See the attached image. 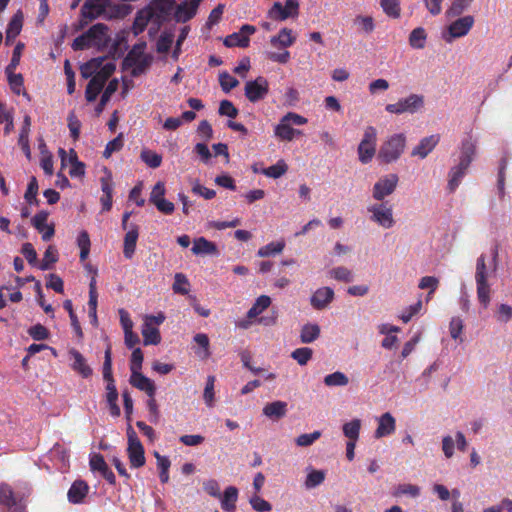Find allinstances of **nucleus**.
Returning <instances> with one entry per match:
<instances>
[{"label":"nucleus","instance_id":"nucleus-1","mask_svg":"<svg viewBox=\"0 0 512 512\" xmlns=\"http://www.w3.org/2000/svg\"><path fill=\"white\" fill-rule=\"evenodd\" d=\"M146 46L145 41L134 44L123 59L122 67L125 70L131 68L132 77H138L144 74L152 64L153 57L145 53Z\"/></svg>","mask_w":512,"mask_h":512},{"label":"nucleus","instance_id":"nucleus-2","mask_svg":"<svg viewBox=\"0 0 512 512\" xmlns=\"http://www.w3.org/2000/svg\"><path fill=\"white\" fill-rule=\"evenodd\" d=\"M406 146V137L403 133L391 135L380 147L378 159L386 164L397 161Z\"/></svg>","mask_w":512,"mask_h":512},{"label":"nucleus","instance_id":"nucleus-3","mask_svg":"<svg viewBox=\"0 0 512 512\" xmlns=\"http://www.w3.org/2000/svg\"><path fill=\"white\" fill-rule=\"evenodd\" d=\"M126 432L128 440L127 456L130 466L135 469L140 468L146 463L144 447L130 423H128Z\"/></svg>","mask_w":512,"mask_h":512},{"label":"nucleus","instance_id":"nucleus-4","mask_svg":"<svg viewBox=\"0 0 512 512\" xmlns=\"http://www.w3.org/2000/svg\"><path fill=\"white\" fill-rule=\"evenodd\" d=\"M377 131L373 126L366 127L363 138L358 146L359 160L363 164L369 163L376 152Z\"/></svg>","mask_w":512,"mask_h":512},{"label":"nucleus","instance_id":"nucleus-5","mask_svg":"<svg viewBox=\"0 0 512 512\" xmlns=\"http://www.w3.org/2000/svg\"><path fill=\"white\" fill-rule=\"evenodd\" d=\"M424 106V98L418 94H411L400 99L397 103L387 104L385 110L393 114L415 113Z\"/></svg>","mask_w":512,"mask_h":512},{"label":"nucleus","instance_id":"nucleus-6","mask_svg":"<svg viewBox=\"0 0 512 512\" xmlns=\"http://www.w3.org/2000/svg\"><path fill=\"white\" fill-rule=\"evenodd\" d=\"M475 19L472 15H466L453 21L447 27V33L443 34V38L447 43H451L456 38L466 36L474 25Z\"/></svg>","mask_w":512,"mask_h":512},{"label":"nucleus","instance_id":"nucleus-7","mask_svg":"<svg viewBox=\"0 0 512 512\" xmlns=\"http://www.w3.org/2000/svg\"><path fill=\"white\" fill-rule=\"evenodd\" d=\"M368 211L371 213V220L379 226L385 229L394 226L393 209L391 205H388V202L371 205L368 207Z\"/></svg>","mask_w":512,"mask_h":512},{"label":"nucleus","instance_id":"nucleus-8","mask_svg":"<svg viewBox=\"0 0 512 512\" xmlns=\"http://www.w3.org/2000/svg\"><path fill=\"white\" fill-rule=\"evenodd\" d=\"M110 4V0H86L80 10V27H84L88 22L100 17Z\"/></svg>","mask_w":512,"mask_h":512},{"label":"nucleus","instance_id":"nucleus-9","mask_svg":"<svg viewBox=\"0 0 512 512\" xmlns=\"http://www.w3.org/2000/svg\"><path fill=\"white\" fill-rule=\"evenodd\" d=\"M244 91L246 98L252 103L263 100L269 92L268 80L259 76L255 80L248 81L245 84Z\"/></svg>","mask_w":512,"mask_h":512},{"label":"nucleus","instance_id":"nucleus-10","mask_svg":"<svg viewBox=\"0 0 512 512\" xmlns=\"http://www.w3.org/2000/svg\"><path fill=\"white\" fill-rule=\"evenodd\" d=\"M0 506L6 507L9 512H26V506L17 496L11 487L6 482L0 483Z\"/></svg>","mask_w":512,"mask_h":512},{"label":"nucleus","instance_id":"nucleus-11","mask_svg":"<svg viewBox=\"0 0 512 512\" xmlns=\"http://www.w3.org/2000/svg\"><path fill=\"white\" fill-rule=\"evenodd\" d=\"M398 181V176L393 173L381 177L373 186V198L382 201L385 197L391 195L395 191Z\"/></svg>","mask_w":512,"mask_h":512},{"label":"nucleus","instance_id":"nucleus-12","mask_svg":"<svg viewBox=\"0 0 512 512\" xmlns=\"http://www.w3.org/2000/svg\"><path fill=\"white\" fill-rule=\"evenodd\" d=\"M256 32V27L250 24H244L239 32H234L225 37L223 43L226 47H241L246 48L249 46V36Z\"/></svg>","mask_w":512,"mask_h":512},{"label":"nucleus","instance_id":"nucleus-13","mask_svg":"<svg viewBox=\"0 0 512 512\" xmlns=\"http://www.w3.org/2000/svg\"><path fill=\"white\" fill-rule=\"evenodd\" d=\"M108 26L103 23H97L86 31V36L93 47L103 49L108 46L111 38L108 35Z\"/></svg>","mask_w":512,"mask_h":512},{"label":"nucleus","instance_id":"nucleus-14","mask_svg":"<svg viewBox=\"0 0 512 512\" xmlns=\"http://www.w3.org/2000/svg\"><path fill=\"white\" fill-rule=\"evenodd\" d=\"M271 305V298L267 295L259 296L254 302L253 306L247 312L248 320L238 322V327L247 329L251 324V319L257 318L263 311Z\"/></svg>","mask_w":512,"mask_h":512},{"label":"nucleus","instance_id":"nucleus-15","mask_svg":"<svg viewBox=\"0 0 512 512\" xmlns=\"http://www.w3.org/2000/svg\"><path fill=\"white\" fill-rule=\"evenodd\" d=\"M69 357L72 360L71 369L83 378H89L93 374L92 368L87 364L85 357L75 348L69 350Z\"/></svg>","mask_w":512,"mask_h":512},{"label":"nucleus","instance_id":"nucleus-16","mask_svg":"<svg viewBox=\"0 0 512 512\" xmlns=\"http://www.w3.org/2000/svg\"><path fill=\"white\" fill-rule=\"evenodd\" d=\"M90 468L92 471H98L101 476L111 485L116 484V477L112 470L108 467L101 454H93L90 457Z\"/></svg>","mask_w":512,"mask_h":512},{"label":"nucleus","instance_id":"nucleus-17","mask_svg":"<svg viewBox=\"0 0 512 512\" xmlns=\"http://www.w3.org/2000/svg\"><path fill=\"white\" fill-rule=\"evenodd\" d=\"M439 141V134H434L422 138L419 144L412 149L411 156H417L421 159L426 158L434 150Z\"/></svg>","mask_w":512,"mask_h":512},{"label":"nucleus","instance_id":"nucleus-18","mask_svg":"<svg viewBox=\"0 0 512 512\" xmlns=\"http://www.w3.org/2000/svg\"><path fill=\"white\" fill-rule=\"evenodd\" d=\"M130 384L140 391H144L148 396L155 395L156 393L154 382L140 371L131 372Z\"/></svg>","mask_w":512,"mask_h":512},{"label":"nucleus","instance_id":"nucleus-19","mask_svg":"<svg viewBox=\"0 0 512 512\" xmlns=\"http://www.w3.org/2000/svg\"><path fill=\"white\" fill-rule=\"evenodd\" d=\"M477 154V141L472 136L461 141L459 162L470 166Z\"/></svg>","mask_w":512,"mask_h":512},{"label":"nucleus","instance_id":"nucleus-20","mask_svg":"<svg viewBox=\"0 0 512 512\" xmlns=\"http://www.w3.org/2000/svg\"><path fill=\"white\" fill-rule=\"evenodd\" d=\"M334 299V291L330 287L317 289L311 297V305L317 310L324 309Z\"/></svg>","mask_w":512,"mask_h":512},{"label":"nucleus","instance_id":"nucleus-21","mask_svg":"<svg viewBox=\"0 0 512 512\" xmlns=\"http://www.w3.org/2000/svg\"><path fill=\"white\" fill-rule=\"evenodd\" d=\"M396 421L391 413L386 412L378 418V427L375 431V438L379 439L395 432Z\"/></svg>","mask_w":512,"mask_h":512},{"label":"nucleus","instance_id":"nucleus-22","mask_svg":"<svg viewBox=\"0 0 512 512\" xmlns=\"http://www.w3.org/2000/svg\"><path fill=\"white\" fill-rule=\"evenodd\" d=\"M139 237V228L136 224H131L130 229L124 237L123 254L126 259H132L136 250V244Z\"/></svg>","mask_w":512,"mask_h":512},{"label":"nucleus","instance_id":"nucleus-23","mask_svg":"<svg viewBox=\"0 0 512 512\" xmlns=\"http://www.w3.org/2000/svg\"><path fill=\"white\" fill-rule=\"evenodd\" d=\"M89 491L88 484L83 480H76L68 490L67 498L72 504L82 503Z\"/></svg>","mask_w":512,"mask_h":512},{"label":"nucleus","instance_id":"nucleus-24","mask_svg":"<svg viewBox=\"0 0 512 512\" xmlns=\"http://www.w3.org/2000/svg\"><path fill=\"white\" fill-rule=\"evenodd\" d=\"M469 166L458 162L457 165L453 166L448 173V184L447 188L450 193H453L460 185L463 177L467 173Z\"/></svg>","mask_w":512,"mask_h":512},{"label":"nucleus","instance_id":"nucleus-25","mask_svg":"<svg viewBox=\"0 0 512 512\" xmlns=\"http://www.w3.org/2000/svg\"><path fill=\"white\" fill-rule=\"evenodd\" d=\"M286 413L287 403L280 400L268 403L263 408V414L272 420H279L284 417Z\"/></svg>","mask_w":512,"mask_h":512},{"label":"nucleus","instance_id":"nucleus-26","mask_svg":"<svg viewBox=\"0 0 512 512\" xmlns=\"http://www.w3.org/2000/svg\"><path fill=\"white\" fill-rule=\"evenodd\" d=\"M191 251L195 255H214L218 253L216 244L208 241L204 237H199L194 240Z\"/></svg>","mask_w":512,"mask_h":512},{"label":"nucleus","instance_id":"nucleus-27","mask_svg":"<svg viewBox=\"0 0 512 512\" xmlns=\"http://www.w3.org/2000/svg\"><path fill=\"white\" fill-rule=\"evenodd\" d=\"M142 336L144 345H157L161 342L160 331L153 323L145 322L142 326Z\"/></svg>","mask_w":512,"mask_h":512},{"label":"nucleus","instance_id":"nucleus-28","mask_svg":"<svg viewBox=\"0 0 512 512\" xmlns=\"http://www.w3.org/2000/svg\"><path fill=\"white\" fill-rule=\"evenodd\" d=\"M220 498L222 509L226 512H234L238 499V489L234 486H229L225 489L223 496Z\"/></svg>","mask_w":512,"mask_h":512},{"label":"nucleus","instance_id":"nucleus-29","mask_svg":"<svg viewBox=\"0 0 512 512\" xmlns=\"http://www.w3.org/2000/svg\"><path fill=\"white\" fill-rule=\"evenodd\" d=\"M296 38L292 35V30L288 28H283L280 30L278 35L272 36L270 39V43L274 47H282L287 48L294 44Z\"/></svg>","mask_w":512,"mask_h":512},{"label":"nucleus","instance_id":"nucleus-30","mask_svg":"<svg viewBox=\"0 0 512 512\" xmlns=\"http://www.w3.org/2000/svg\"><path fill=\"white\" fill-rule=\"evenodd\" d=\"M274 135L281 141H292L295 138L294 128L283 118L275 126Z\"/></svg>","mask_w":512,"mask_h":512},{"label":"nucleus","instance_id":"nucleus-31","mask_svg":"<svg viewBox=\"0 0 512 512\" xmlns=\"http://www.w3.org/2000/svg\"><path fill=\"white\" fill-rule=\"evenodd\" d=\"M320 336L318 324H305L300 331V341L304 344L312 343Z\"/></svg>","mask_w":512,"mask_h":512},{"label":"nucleus","instance_id":"nucleus-32","mask_svg":"<svg viewBox=\"0 0 512 512\" xmlns=\"http://www.w3.org/2000/svg\"><path fill=\"white\" fill-rule=\"evenodd\" d=\"M7 73L11 90L17 95L22 94L28 101H30V95L24 89V79L22 74H12L10 72Z\"/></svg>","mask_w":512,"mask_h":512},{"label":"nucleus","instance_id":"nucleus-33","mask_svg":"<svg viewBox=\"0 0 512 512\" xmlns=\"http://www.w3.org/2000/svg\"><path fill=\"white\" fill-rule=\"evenodd\" d=\"M30 126H31V118L29 115H25L23 120V125L19 134V145L21 146L22 150L29 155L30 154V147H29V132H30Z\"/></svg>","mask_w":512,"mask_h":512},{"label":"nucleus","instance_id":"nucleus-34","mask_svg":"<svg viewBox=\"0 0 512 512\" xmlns=\"http://www.w3.org/2000/svg\"><path fill=\"white\" fill-rule=\"evenodd\" d=\"M427 34L424 28L417 27L409 35V44L412 48L423 49L425 47Z\"/></svg>","mask_w":512,"mask_h":512},{"label":"nucleus","instance_id":"nucleus-35","mask_svg":"<svg viewBox=\"0 0 512 512\" xmlns=\"http://www.w3.org/2000/svg\"><path fill=\"white\" fill-rule=\"evenodd\" d=\"M104 61V58L102 57H99V58H93L89 61H87L86 63H84L81 67H80V72H81V75L83 78L85 79H88V78H92L97 70L100 68V66L102 65Z\"/></svg>","mask_w":512,"mask_h":512},{"label":"nucleus","instance_id":"nucleus-36","mask_svg":"<svg viewBox=\"0 0 512 512\" xmlns=\"http://www.w3.org/2000/svg\"><path fill=\"white\" fill-rule=\"evenodd\" d=\"M194 342L199 346L195 353L201 359H207L210 356L208 336L204 333H198L194 336Z\"/></svg>","mask_w":512,"mask_h":512},{"label":"nucleus","instance_id":"nucleus-37","mask_svg":"<svg viewBox=\"0 0 512 512\" xmlns=\"http://www.w3.org/2000/svg\"><path fill=\"white\" fill-rule=\"evenodd\" d=\"M118 85H119V83H118L117 79H112L109 81L107 87L105 88V90L100 98V102L96 107V111L98 113L102 112L106 103L110 100L111 96L117 91Z\"/></svg>","mask_w":512,"mask_h":512},{"label":"nucleus","instance_id":"nucleus-38","mask_svg":"<svg viewBox=\"0 0 512 512\" xmlns=\"http://www.w3.org/2000/svg\"><path fill=\"white\" fill-rule=\"evenodd\" d=\"M477 286V298L480 302V304L487 308L490 303V286L487 282V280L484 281H476Z\"/></svg>","mask_w":512,"mask_h":512},{"label":"nucleus","instance_id":"nucleus-39","mask_svg":"<svg viewBox=\"0 0 512 512\" xmlns=\"http://www.w3.org/2000/svg\"><path fill=\"white\" fill-rule=\"evenodd\" d=\"M361 429L360 419H353L343 425L344 435L351 441H357Z\"/></svg>","mask_w":512,"mask_h":512},{"label":"nucleus","instance_id":"nucleus-40","mask_svg":"<svg viewBox=\"0 0 512 512\" xmlns=\"http://www.w3.org/2000/svg\"><path fill=\"white\" fill-rule=\"evenodd\" d=\"M58 261V252L53 246H49L43 256L38 268L45 271L51 269L52 265Z\"/></svg>","mask_w":512,"mask_h":512},{"label":"nucleus","instance_id":"nucleus-41","mask_svg":"<svg viewBox=\"0 0 512 512\" xmlns=\"http://www.w3.org/2000/svg\"><path fill=\"white\" fill-rule=\"evenodd\" d=\"M22 28V14L21 12L16 13L12 19L10 20L7 30H6V38L7 40L10 38H15L20 34Z\"/></svg>","mask_w":512,"mask_h":512},{"label":"nucleus","instance_id":"nucleus-42","mask_svg":"<svg viewBox=\"0 0 512 512\" xmlns=\"http://www.w3.org/2000/svg\"><path fill=\"white\" fill-rule=\"evenodd\" d=\"M284 247H285L284 241L271 242V243H268L267 245L261 247L258 250L257 255L260 257H269L271 255L281 253L283 251Z\"/></svg>","mask_w":512,"mask_h":512},{"label":"nucleus","instance_id":"nucleus-43","mask_svg":"<svg viewBox=\"0 0 512 512\" xmlns=\"http://www.w3.org/2000/svg\"><path fill=\"white\" fill-rule=\"evenodd\" d=\"M38 181L36 177L32 176L27 186V190L24 194V199L29 205H38Z\"/></svg>","mask_w":512,"mask_h":512},{"label":"nucleus","instance_id":"nucleus-44","mask_svg":"<svg viewBox=\"0 0 512 512\" xmlns=\"http://www.w3.org/2000/svg\"><path fill=\"white\" fill-rule=\"evenodd\" d=\"M70 164L71 168L69 170V175L71 177H81L85 174V165L83 162L78 160V156L76 152L71 149L70 150Z\"/></svg>","mask_w":512,"mask_h":512},{"label":"nucleus","instance_id":"nucleus-45","mask_svg":"<svg viewBox=\"0 0 512 512\" xmlns=\"http://www.w3.org/2000/svg\"><path fill=\"white\" fill-rule=\"evenodd\" d=\"M287 170V164L283 160H279L276 164L263 169L262 173L267 177L277 179L284 175Z\"/></svg>","mask_w":512,"mask_h":512},{"label":"nucleus","instance_id":"nucleus-46","mask_svg":"<svg viewBox=\"0 0 512 512\" xmlns=\"http://www.w3.org/2000/svg\"><path fill=\"white\" fill-rule=\"evenodd\" d=\"M115 69L116 65L113 62L105 63L104 65L100 66V68L97 70L96 74L92 78L98 80V82L105 85L106 81L114 73Z\"/></svg>","mask_w":512,"mask_h":512},{"label":"nucleus","instance_id":"nucleus-47","mask_svg":"<svg viewBox=\"0 0 512 512\" xmlns=\"http://www.w3.org/2000/svg\"><path fill=\"white\" fill-rule=\"evenodd\" d=\"M349 382L348 377L340 371L328 374L324 377V384L329 387L345 386Z\"/></svg>","mask_w":512,"mask_h":512},{"label":"nucleus","instance_id":"nucleus-48","mask_svg":"<svg viewBox=\"0 0 512 512\" xmlns=\"http://www.w3.org/2000/svg\"><path fill=\"white\" fill-rule=\"evenodd\" d=\"M473 0H453L446 11L447 17L460 16L472 3Z\"/></svg>","mask_w":512,"mask_h":512},{"label":"nucleus","instance_id":"nucleus-49","mask_svg":"<svg viewBox=\"0 0 512 512\" xmlns=\"http://www.w3.org/2000/svg\"><path fill=\"white\" fill-rule=\"evenodd\" d=\"M268 17L273 20L283 21L291 17V11H287L280 2H275L268 11Z\"/></svg>","mask_w":512,"mask_h":512},{"label":"nucleus","instance_id":"nucleus-50","mask_svg":"<svg viewBox=\"0 0 512 512\" xmlns=\"http://www.w3.org/2000/svg\"><path fill=\"white\" fill-rule=\"evenodd\" d=\"M103 87L104 85L102 83L98 82L96 79L91 78L85 90L86 100L88 102L95 101Z\"/></svg>","mask_w":512,"mask_h":512},{"label":"nucleus","instance_id":"nucleus-51","mask_svg":"<svg viewBox=\"0 0 512 512\" xmlns=\"http://www.w3.org/2000/svg\"><path fill=\"white\" fill-rule=\"evenodd\" d=\"M380 5L389 17L395 19L400 17L399 0H380Z\"/></svg>","mask_w":512,"mask_h":512},{"label":"nucleus","instance_id":"nucleus-52","mask_svg":"<svg viewBox=\"0 0 512 512\" xmlns=\"http://www.w3.org/2000/svg\"><path fill=\"white\" fill-rule=\"evenodd\" d=\"M329 273L335 280L345 283H350L354 279L352 271L344 266L335 267Z\"/></svg>","mask_w":512,"mask_h":512},{"label":"nucleus","instance_id":"nucleus-53","mask_svg":"<svg viewBox=\"0 0 512 512\" xmlns=\"http://www.w3.org/2000/svg\"><path fill=\"white\" fill-rule=\"evenodd\" d=\"M200 2H201V0H190V2L188 4L187 3L181 4L177 8V13L180 15L182 13H184L183 20L184 21L189 20L192 17H194V15L196 14V10H197Z\"/></svg>","mask_w":512,"mask_h":512},{"label":"nucleus","instance_id":"nucleus-54","mask_svg":"<svg viewBox=\"0 0 512 512\" xmlns=\"http://www.w3.org/2000/svg\"><path fill=\"white\" fill-rule=\"evenodd\" d=\"M103 378L106 382L115 381L112 374V350L108 345L104 353Z\"/></svg>","mask_w":512,"mask_h":512},{"label":"nucleus","instance_id":"nucleus-55","mask_svg":"<svg viewBox=\"0 0 512 512\" xmlns=\"http://www.w3.org/2000/svg\"><path fill=\"white\" fill-rule=\"evenodd\" d=\"M140 157L150 168H158L162 163V156L151 150H143Z\"/></svg>","mask_w":512,"mask_h":512},{"label":"nucleus","instance_id":"nucleus-56","mask_svg":"<svg viewBox=\"0 0 512 512\" xmlns=\"http://www.w3.org/2000/svg\"><path fill=\"white\" fill-rule=\"evenodd\" d=\"M325 480V473L322 470H312L308 473L305 480V487L307 489H312L320 484H322Z\"/></svg>","mask_w":512,"mask_h":512},{"label":"nucleus","instance_id":"nucleus-57","mask_svg":"<svg viewBox=\"0 0 512 512\" xmlns=\"http://www.w3.org/2000/svg\"><path fill=\"white\" fill-rule=\"evenodd\" d=\"M312 355L313 351L309 347L297 348L291 353V357L301 366L306 365L312 358Z\"/></svg>","mask_w":512,"mask_h":512},{"label":"nucleus","instance_id":"nucleus-58","mask_svg":"<svg viewBox=\"0 0 512 512\" xmlns=\"http://www.w3.org/2000/svg\"><path fill=\"white\" fill-rule=\"evenodd\" d=\"M354 24L358 26L359 31L366 34L371 33L375 28L374 20L371 16L358 15L354 19Z\"/></svg>","mask_w":512,"mask_h":512},{"label":"nucleus","instance_id":"nucleus-59","mask_svg":"<svg viewBox=\"0 0 512 512\" xmlns=\"http://www.w3.org/2000/svg\"><path fill=\"white\" fill-rule=\"evenodd\" d=\"M219 83L225 93L230 92L239 85V81L226 71L219 74Z\"/></svg>","mask_w":512,"mask_h":512},{"label":"nucleus","instance_id":"nucleus-60","mask_svg":"<svg viewBox=\"0 0 512 512\" xmlns=\"http://www.w3.org/2000/svg\"><path fill=\"white\" fill-rule=\"evenodd\" d=\"M174 35L172 33L163 32L157 40L156 50L158 53H167L173 43Z\"/></svg>","mask_w":512,"mask_h":512},{"label":"nucleus","instance_id":"nucleus-61","mask_svg":"<svg viewBox=\"0 0 512 512\" xmlns=\"http://www.w3.org/2000/svg\"><path fill=\"white\" fill-rule=\"evenodd\" d=\"M173 291L175 293L186 295L189 292V281L187 277L182 273H177L175 275V280L173 283Z\"/></svg>","mask_w":512,"mask_h":512},{"label":"nucleus","instance_id":"nucleus-62","mask_svg":"<svg viewBox=\"0 0 512 512\" xmlns=\"http://www.w3.org/2000/svg\"><path fill=\"white\" fill-rule=\"evenodd\" d=\"M123 135L120 133L116 138L106 144L103 156L109 158L112 153L120 151L123 147Z\"/></svg>","mask_w":512,"mask_h":512},{"label":"nucleus","instance_id":"nucleus-63","mask_svg":"<svg viewBox=\"0 0 512 512\" xmlns=\"http://www.w3.org/2000/svg\"><path fill=\"white\" fill-rule=\"evenodd\" d=\"M219 114L221 116H227L229 118H236L238 115V109L229 100H222L219 105Z\"/></svg>","mask_w":512,"mask_h":512},{"label":"nucleus","instance_id":"nucleus-64","mask_svg":"<svg viewBox=\"0 0 512 512\" xmlns=\"http://www.w3.org/2000/svg\"><path fill=\"white\" fill-rule=\"evenodd\" d=\"M28 334L37 341L46 340L49 337L48 329L42 324H36L28 329Z\"/></svg>","mask_w":512,"mask_h":512}]
</instances>
